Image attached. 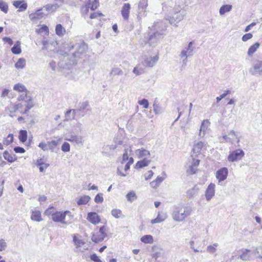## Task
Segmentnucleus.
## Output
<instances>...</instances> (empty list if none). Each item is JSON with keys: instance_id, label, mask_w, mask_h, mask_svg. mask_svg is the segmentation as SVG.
Here are the masks:
<instances>
[{"instance_id": "nucleus-1", "label": "nucleus", "mask_w": 262, "mask_h": 262, "mask_svg": "<svg viewBox=\"0 0 262 262\" xmlns=\"http://www.w3.org/2000/svg\"><path fill=\"white\" fill-rule=\"evenodd\" d=\"M191 210L188 208L176 207L172 213V217L174 221H183L190 214Z\"/></svg>"}, {"instance_id": "nucleus-2", "label": "nucleus", "mask_w": 262, "mask_h": 262, "mask_svg": "<svg viewBox=\"0 0 262 262\" xmlns=\"http://www.w3.org/2000/svg\"><path fill=\"white\" fill-rule=\"evenodd\" d=\"M185 15L186 12L184 10L173 11L170 15H167L166 19L171 25L177 26V24L183 20Z\"/></svg>"}, {"instance_id": "nucleus-3", "label": "nucleus", "mask_w": 262, "mask_h": 262, "mask_svg": "<svg viewBox=\"0 0 262 262\" xmlns=\"http://www.w3.org/2000/svg\"><path fill=\"white\" fill-rule=\"evenodd\" d=\"M88 50V46L84 42L78 44L76 47V51L72 53L74 60L82 58L85 55Z\"/></svg>"}, {"instance_id": "nucleus-4", "label": "nucleus", "mask_w": 262, "mask_h": 262, "mask_svg": "<svg viewBox=\"0 0 262 262\" xmlns=\"http://www.w3.org/2000/svg\"><path fill=\"white\" fill-rule=\"evenodd\" d=\"M244 156V151L239 148L230 152L228 156L227 159L229 162H234L241 160Z\"/></svg>"}, {"instance_id": "nucleus-5", "label": "nucleus", "mask_w": 262, "mask_h": 262, "mask_svg": "<svg viewBox=\"0 0 262 262\" xmlns=\"http://www.w3.org/2000/svg\"><path fill=\"white\" fill-rule=\"evenodd\" d=\"M78 109L79 112V117H83L86 115H90L91 112V108L87 101L80 103Z\"/></svg>"}, {"instance_id": "nucleus-6", "label": "nucleus", "mask_w": 262, "mask_h": 262, "mask_svg": "<svg viewBox=\"0 0 262 262\" xmlns=\"http://www.w3.org/2000/svg\"><path fill=\"white\" fill-rule=\"evenodd\" d=\"M149 29L151 31H153V32L161 33V36H163L164 35V31L166 30V28L163 21H157L155 22L151 27H149Z\"/></svg>"}, {"instance_id": "nucleus-7", "label": "nucleus", "mask_w": 262, "mask_h": 262, "mask_svg": "<svg viewBox=\"0 0 262 262\" xmlns=\"http://www.w3.org/2000/svg\"><path fill=\"white\" fill-rule=\"evenodd\" d=\"M147 1L148 0H140L138 8V17H144L146 15Z\"/></svg>"}, {"instance_id": "nucleus-8", "label": "nucleus", "mask_w": 262, "mask_h": 262, "mask_svg": "<svg viewBox=\"0 0 262 262\" xmlns=\"http://www.w3.org/2000/svg\"><path fill=\"white\" fill-rule=\"evenodd\" d=\"M163 37L161 33L152 32L149 35L147 42L151 46H155L157 42Z\"/></svg>"}, {"instance_id": "nucleus-9", "label": "nucleus", "mask_w": 262, "mask_h": 262, "mask_svg": "<svg viewBox=\"0 0 262 262\" xmlns=\"http://www.w3.org/2000/svg\"><path fill=\"white\" fill-rule=\"evenodd\" d=\"M193 45V42L190 41L188 43L187 47L181 51L180 54L181 58H183L184 57H188L193 55V51L194 50Z\"/></svg>"}, {"instance_id": "nucleus-10", "label": "nucleus", "mask_w": 262, "mask_h": 262, "mask_svg": "<svg viewBox=\"0 0 262 262\" xmlns=\"http://www.w3.org/2000/svg\"><path fill=\"white\" fill-rule=\"evenodd\" d=\"M228 174V170L226 167H222L219 169L216 173V178L219 182H222L225 180Z\"/></svg>"}, {"instance_id": "nucleus-11", "label": "nucleus", "mask_w": 262, "mask_h": 262, "mask_svg": "<svg viewBox=\"0 0 262 262\" xmlns=\"http://www.w3.org/2000/svg\"><path fill=\"white\" fill-rule=\"evenodd\" d=\"M249 72L253 75L262 73V61H258L255 63L253 68L250 69Z\"/></svg>"}, {"instance_id": "nucleus-12", "label": "nucleus", "mask_w": 262, "mask_h": 262, "mask_svg": "<svg viewBox=\"0 0 262 262\" xmlns=\"http://www.w3.org/2000/svg\"><path fill=\"white\" fill-rule=\"evenodd\" d=\"M87 220L92 224L96 225L100 222L99 215L95 212H89L88 214Z\"/></svg>"}, {"instance_id": "nucleus-13", "label": "nucleus", "mask_w": 262, "mask_h": 262, "mask_svg": "<svg viewBox=\"0 0 262 262\" xmlns=\"http://www.w3.org/2000/svg\"><path fill=\"white\" fill-rule=\"evenodd\" d=\"M215 184L210 183L205 192V196L207 201H210L211 198L214 196L215 193Z\"/></svg>"}, {"instance_id": "nucleus-14", "label": "nucleus", "mask_w": 262, "mask_h": 262, "mask_svg": "<svg viewBox=\"0 0 262 262\" xmlns=\"http://www.w3.org/2000/svg\"><path fill=\"white\" fill-rule=\"evenodd\" d=\"M52 220L55 222L68 224L67 222L64 221L65 218L64 217V214L62 213V211H55V213L53 214V216L52 217Z\"/></svg>"}, {"instance_id": "nucleus-15", "label": "nucleus", "mask_w": 262, "mask_h": 262, "mask_svg": "<svg viewBox=\"0 0 262 262\" xmlns=\"http://www.w3.org/2000/svg\"><path fill=\"white\" fill-rule=\"evenodd\" d=\"M78 116L79 117V112L78 109H70L67 111L65 113L66 119L68 120L70 119H75L76 116Z\"/></svg>"}, {"instance_id": "nucleus-16", "label": "nucleus", "mask_w": 262, "mask_h": 262, "mask_svg": "<svg viewBox=\"0 0 262 262\" xmlns=\"http://www.w3.org/2000/svg\"><path fill=\"white\" fill-rule=\"evenodd\" d=\"M158 59L159 56L158 55L147 57L144 59V63L147 67H152L158 61Z\"/></svg>"}, {"instance_id": "nucleus-17", "label": "nucleus", "mask_w": 262, "mask_h": 262, "mask_svg": "<svg viewBox=\"0 0 262 262\" xmlns=\"http://www.w3.org/2000/svg\"><path fill=\"white\" fill-rule=\"evenodd\" d=\"M130 9V5L129 4L125 3L123 5L121 10V14L124 19L127 20L128 19Z\"/></svg>"}, {"instance_id": "nucleus-18", "label": "nucleus", "mask_w": 262, "mask_h": 262, "mask_svg": "<svg viewBox=\"0 0 262 262\" xmlns=\"http://www.w3.org/2000/svg\"><path fill=\"white\" fill-rule=\"evenodd\" d=\"M43 8L39 9L36 11L34 13H32L29 15L30 18L32 20L40 19L44 17L47 14L45 13L41 12Z\"/></svg>"}, {"instance_id": "nucleus-19", "label": "nucleus", "mask_w": 262, "mask_h": 262, "mask_svg": "<svg viewBox=\"0 0 262 262\" xmlns=\"http://www.w3.org/2000/svg\"><path fill=\"white\" fill-rule=\"evenodd\" d=\"M13 5L19 8V11H24L27 9V4L24 1H17L13 2Z\"/></svg>"}, {"instance_id": "nucleus-20", "label": "nucleus", "mask_w": 262, "mask_h": 262, "mask_svg": "<svg viewBox=\"0 0 262 262\" xmlns=\"http://www.w3.org/2000/svg\"><path fill=\"white\" fill-rule=\"evenodd\" d=\"M31 219L34 221L41 222L42 220L41 212L38 210H32Z\"/></svg>"}, {"instance_id": "nucleus-21", "label": "nucleus", "mask_w": 262, "mask_h": 262, "mask_svg": "<svg viewBox=\"0 0 262 262\" xmlns=\"http://www.w3.org/2000/svg\"><path fill=\"white\" fill-rule=\"evenodd\" d=\"M135 153L139 158H142L146 156H149L150 155L149 151L143 148L137 149L135 151Z\"/></svg>"}, {"instance_id": "nucleus-22", "label": "nucleus", "mask_w": 262, "mask_h": 262, "mask_svg": "<svg viewBox=\"0 0 262 262\" xmlns=\"http://www.w3.org/2000/svg\"><path fill=\"white\" fill-rule=\"evenodd\" d=\"M105 237V236L100 234V233L96 232L92 234L91 239L93 242L98 243L103 241Z\"/></svg>"}, {"instance_id": "nucleus-23", "label": "nucleus", "mask_w": 262, "mask_h": 262, "mask_svg": "<svg viewBox=\"0 0 262 262\" xmlns=\"http://www.w3.org/2000/svg\"><path fill=\"white\" fill-rule=\"evenodd\" d=\"M4 159L9 163H13L17 160V157L15 155H11L7 150H5L3 153Z\"/></svg>"}, {"instance_id": "nucleus-24", "label": "nucleus", "mask_w": 262, "mask_h": 262, "mask_svg": "<svg viewBox=\"0 0 262 262\" xmlns=\"http://www.w3.org/2000/svg\"><path fill=\"white\" fill-rule=\"evenodd\" d=\"M150 161L144 158L143 160L139 161L137 162L135 165L136 168H142L148 165Z\"/></svg>"}, {"instance_id": "nucleus-25", "label": "nucleus", "mask_w": 262, "mask_h": 262, "mask_svg": "<svg viewBox=\"0 0 262 262\" xmlns=\"http://www.w3.org/2000/svg\"><path fill=\"white\" fill-rule=\"evenodd\" d=\"M166 218V215L164 213H159L157 217L151 221L152 224L159 223L164 221Z\"/></svg>"}, {"instance_id": "nucleus-26", "label": "nucleus", "mask_w": 262, "mask_h": 262, "mask_svg": "<svg viewBox=\"0 0 262 262\" xmlns=\"http://www.w3.org/2000/svg\"><path fill=\"white\" fill-rule=\"evenodd\" d=\"M11 51L14 54L18 55L21 53L20 42L17 41L11 48Z\"/></svg>"}, {"instance_id": "nucleus-27", "label": "nucleus", "mask_w": 262, "mask_h": 262, "mask_svg": "<svg viewBox=\"0 0 262 262\" xmlns=\"http://www.w3.org/2000/svg\"><path fill=\"white\" fill-rule=\"evenodd\" d=\"M66 140L77 144L82 143V137L76 135H71L69 138H66Z\"/></svg>"}, {"instance_id": "nucleus-28", "label": "nucleus", "mask_w": 262, "mask_h": 262, "mask_svg": "<svg viewBox=\"0 0 262 262\" xmlns=\"http://www.w3.org/2000/svg\"><path fill=\"white\" fill-rule=\"evenodd\" d=\"M199 188L194 186L193 188L187 191V196L189 198H191L196 195L198 193Z\"/></svg>"}, {"instance_id": "nucleus-29", "label": "nucleus", "mask_w": 262, "mask_h": 262, "mask_svg": "<svg viewBox=\"0 0 262 262\" xmlns=\"http://www.w3.org/2000/svg\"><path fill=\"white\" fill-rule=\"evenodd\" d=\"M59 6L57 4H47L43 6V8L45 9L48 12H54L58 8Z\"/></svg>"}, {"instance_id": "nucleus-30", "label": "nucleus", "mask_w": 262, "mask_h": 262, "mask_svg": "<svg viewBox=\"0 0 262 262\" xmlns=\"http://www.w3.org/2000/svg\"><path fill=\"white\" fill-rule=\"evenodd\" d=\"M250 252V250L247 249H245L244 251H243V253L240 255V258L245 261L250 260L251 257L249 254Z\"/></svg>"}, {"instance_id": "nucleus-31", "label": "nucleus", "mask_w": 262, "mask_h": 262, "mask_svg": "<svg viewBox=\"0 0 262 262\" xmlns=\"http://www.w3.org/2000/svg\"><path fill=\"white\" fill-rule=\"evenodd\" d=\"M260 44L258 42H255L251 46L248 51V55L249 56H252L254 53L256 52L257 49L259 47Z\"/></svg>"}, {"instance_id": "nucleus-32", "label": "nucleus", "mask_w": 262, "mask_h": 262, "mask_svg": "<svg viewBox=\"0 0 262 262\" xmlns=\"http://www.w3.org/2000/svg\"><path fill=\"white\" fill-rule=\"evenodd\" d=\"M27 132L26 130H20L19 132L18 139L22 143L25 142L27 140Z\"/></svg>"}, {"instance_id": "nucleus-33", "label": "nucleus", "mask_w": 262, "mask_h": 262, "mask_svg": "<svg viewBox=\"0 0 262 262\" xmlns=\"http://www.w3.org/2000/svg\"><path fill=\"white\" fill-rule=\"evenodd\" d=\"M204 144V143L201 141L194 144L192 149L193 152L196 154L200 153Z\"/></svg>"}, {"instance_id": "nucleus-34", "label": "nucleus", "mask_w": 262, "mask_h": 262, "mask_svg": "<svg viewBox=\"0 0 262 262\" xmlns=\"http://www.w3.org/2000/svg\"><path fill=\"white\" fill-rule=\"evenodd\" d=\"M13 90L19 92H28L27 89L24 85L21 83H17L14 85Z\"/></svg>"}, {"instance_id": "nucleus-35", "label": "nucleus", "mask_w": 262, "mask_h": 262, "mask_svg": "<svg viewBox=\"0 0 262 262\" xmlns=\"http://www.w3.org/2000/svg\"><path fill=\"white\" fill-rule=\"evenodd\" d=\"M232 5H223L220 9V14L222 15L225 13L229 12L232 9Z\"/></svg>"}, {"instance_id": "nucleus-36", "label": "nucleus", "mask_w": 262, "mask_h": 262, "mask_svg": "<svg viewBox=\"0 0 262 262\" xmlns=\"http://www.w3.org/2000/svg\"><path fill=\"white\" fill-rule=\"evenodd\" d=\"M26 65V60L24 58H20L15 63V67L17 69H23Z\"/></svg>"}, {"instance_id": "nucleus-37", "label": "nucleus", "mask_w": 262, "mask_h": 262, "mask_svg": "<svg viewBox=\"0 0 262 262\" xmlns=\"http://www.w3.org/2000/svg\"><path fill=\"white\" fill-rule=\"evenodd\" d=\"M141 241L145 244H152L154 242V239L151 235H145L141 238Z\"/></svg>"}, {"instance_id": "nucleus-38", "label": "nucleus", "mask_w": 262, "mask_h": 262, "mask_svg": "<svg viewBox=\"0 0 262 262\" xmlns=\"http://www.w3.org/2000/svg\"><path fill=\"white\" fill-rule=\"evenodd\" d=\"M90 199L91 198L89 195H84L78 200L77 203L78 205H85L89 202Z\"/></svg>"}, {"instance_id": "nucleus-39", "label": "nucleus", "mask_w": 262, "mask_h": 262, "mask_svg": "<svg viewBox=\"0 0 262 262\" xmlns=\"http://www.w3.org/2000/svg\"><path fill=\"white\" fill-rule=\"evenodd\" d=\"M123 74V71L119 68H114L111 70L110 75L111 76H115L117 75H122Z\"/></svg>"}, {"instance_id": "nucleus-40", "label": "nucleus", "mask_w": 262, "mask_h": 262, "mask_svg": "<svg viewBox=\"0 0 262 262\" xmlns=\"http://www.w3.org/2000/svg\"><path fill=\"white\" fill-rule=\"evenodd\" d=\"M165 177H162L160 176H158L155 181L150 183V185L152 187H156L158 186L160 183L165 179Z\"/></svg>"}, {"instance_id": "nucleus-41", "label": "nucleus", "mask_w": 262, "mask_h": 262, "mask_svg": "<svg viewBox=\"0 0 262 262\" xmlns=\"http://www.w3.org/2000/svg\"><path fill=\"white\" fill-rule=\"evenodd\" d=\"M25 110L24 111H21V113L23 114H27L28 111L34 106V104L32 102V99L31 98H30V99L28 100V102H27V104H25Z\"/></svg>"}, {"instance_id": "nucleus-42", "label": "nucleus", "mask_w": 262, "mask_h": 262, "mask_svg": "<svg viewBox=\"0 0 262 262\" xmlns=\"http://www.w3.org/2000/svg\"><path fill=\"white\" fill-rule=\"evenodd\" d=\"M56 34L59 36L63 35L64 33L66 32L65 29L63 28L61 24H58L55 28Z\"/></svg>"}, {"instance_id": "nucleus-43", "label": "nucleus", "mask_w": 262, "mask_h": 262, "mask_svg": "<svg viewBox=\"0 0 262 262\" xmlns=\"http://www.w3.org/2000/svg\"><path fill=\"white\" fill-rule=\"evenodd\" d=\"M13 141V135L12 134H9L7 137L4 139L3 144L6 145L10 144Z\"/></svg>"}, {"instance_id": "nucleus-44", "label": "nucleus", "mask_w": 262, "mask_h": 262, "mask_svg": "<svg viewBox=\"0 0 262 262\" xmlns=\"http://www.w3.org/2000/svg\"><path fill=\"white\" fill-rule=\"evenodd\" d=\"M228 136H229L230 138H233V141L235 139H236V142L238 143L239 142V137L237 133L234 132L233 130H230L228 133Z\"/></svg>"}, {"instance_id": "nucleus-45", "label": "nucleus", "mask_w": 262, "mask_h": 262, "mask_svg": "<svg viewBox=\"0 0 262 262\" xmlns=\"http://www.w3.org/2000/svg\"><path fill=\"white\" fill-rule=\"evenodd\" d=\"M0 9L5 13H7L8 10L7 4L2 0H0Z\"/></svg>"}, {"instance_id": "nucleus-46", "label": "nucleus", "mask_w": 262, "mask_h": 262, "mask_svg": "<svg viewBox=\"0 0 262 262\" xmlns=\"http://www.w3.org/2000/svg\"><path fill=\"white\" fill-rule=\"evenodd\" d=\"M112 215L116 219H118L122 215V211L120 209H114L111 211Z\"/></svg>"}, {"instance_id": "nucleus-47", "label": "nucleus", "mask_w": 262, "mask_h": 262, "mask_svg": "<svg viewBox=\"0 0 262 262\" xmlns=\"http://www.w3.org/2000/svg\"><path fill=\"white\" fill-rule=\"evenodd\" d=\"M73 242L77 248L80 247L82 245L85 244V242L83 240L77 238L76 236L73 237Z\"/></svg>"}, {"instance_id": "nucleus-48", "label": "nucleus", "mask_w": 262, "mask_h": 262, "mask_svg": "<svg viewBox=\"0 0 262 262\" xmlns=\"http://www.w3.org/2000/svg\"><path fill=\"white\" fill-rule=\"evenodd\" d=\"M217 246L218 244L217 243L214 244L213 246L209 245L207 247V251L211 254L214 253L216 251L215 247Z\"/></svg>"}, {"instance_id": "nucleus-49", "label": "nucleus", "mask_w": 262, "mask_h": 262, "mask_svg": "<svg viewBox=\"0 0 262 262\" xmlns=\"http://www.w3.org/2000/svg\"><path fill=\"white\" fill-rule=\"evenodd\" d=\"M138 103L143 106L144 108H147L149 106V103L146 99H143L141 100H139Z\"/></svg>"}, {"instance_id": "nucleus-50", "label": "nucleus", "mask_w": 262, "mask_h": 262, "mask_svg": "<svg viewBox=\"0 0 262 262\" xmlns=\"http://www.w3.org/2000/svg\"><path fill=\"white\" fill-rule=\"evenodd\" d=\"M94 201L96 203H101L103 201V194L98 193L95 197Z\"/></svg>"}, {"instance_id": "nucleus-51", "label": "nucleus", "mask_w": 262, "mask_h": 262, "mask_svg": "<svg viewBox=\"0 0 262 262\" xmlns=\"http://www.w3.org/2000/svg\"><path fill=\"white\" fill-rule=\"evenodd\" d=\"M55 211L54 210V207H51L45 211V214L47 216H51L52 217L53 216V214L55 213Z\"/></svg>"}, {"instance_id": "nucleus-52", "label": "nucleus", "mask_w": 262, "mask_h": 262, "mask_svg": "<svg viewBox=\"0 0 262 262\" xmlns=\"http://www.w3.org/2000/svg\"><path fill=\"white\" fill-rule=\"evenodd\" d=\"M63 152H68L70 150V145L68 142H64L61 147Z\"/></svg>"}, {"instance_id": "nucleus-53", "label": "nucleus", "mask_w": 262, "mask_h": 262, "mask_svg": "<svg viewBox=\"0 0 262 262\" xmlns=\"http://www.w3.org/2000/svg\"><path fill=\"white\" fill-rule=\"evenodd\" d=\"M126 196L128 201H132L136 199V194L134 192L130 191L126 194Z\"/></svg>"}, {"instance_id": "nucleus-54", "label": "nucleus", "mask_w": 262, "mask_h": 262, "mask_svg": "<svg viewBox=\"0 0 262 262\" xmlns=\"http://www.w3.org/2000/svg\"><path fill=\"white\" fill-rule=\"evenodd\" d=\"M58 141L55 140H52L50 142H48V145L49 148L53 150L55 147L57 146Z\"/></svg>"}, {"instance_id": "nucleus-55", "label": "nucleus", "mask_w": 262, "mask_h": 262, "mask_svg": "<svg viewBox=\"0 0 262 262\" xmlns=\"http://www.w3.org/2000/svg\"><path fill=\"white\" fill-rule=\"evenodd\" d=\"M253 37V35L251 33H248L244 34L242 38V39L243 41L245 42L248 40L249 39H250Z\"/></svg>"}, {"instance_id": "nucleus-56", "label": "nucleus", "mask_w": 262, "mask_h": 262, "mask_svg": "<svg viewBox=\"0 0 262 262\" xmlns=\"http://www.w3.org/2000/svg\"><path fill=\"white\" fill-rule=\"evenodd\" d=\"M38 33H45L46 34L49 33V29L46 25H42L41 28L38 30Z\"/></svg>"}, {"instance_id": "nucleus-57", "label": "nucleus", "mask_w": 262, "mask_h": 262, "mask_svg": "<svg viewBox=\"0 0 262 262\" xmlns=\"http://www.w3.org/2000/svg\"><path fill=\"white\" fill-rule=\"evenodd\" d=\"M91 5V9L92 10H95L99 6V0H94Z\"/></svg>"}, {"instance_id": "nucleus-58", "label": "nucleus", "mask_w": 262, "mask_h": 262, "mask_svg": "<svg viewBox=\"0 0 262 262\" xmlns=\"http://www.w3.org/2000/svg\"><path fill=\"white\" fill-rule=\"evenodd\" d=\"M91 259L94 262H102L99 257L95 254L93 253L90 255Z\"/></svg>"}, {"instance_id": "nucleus-59", "label": "nucleus", "mask_w": 262, "mask_h": 262, "mask_svg": "<svg viewBox=\"0 0 262 262\" xmlns=\"http://www.w3.org/2000/svg\"><path fill=\"white\" fill-rule=\"evenodd\" d=\"M7 243L4 239L0 240V251L5 250L7 247Z\"/></svg>"}, {"instance_id": "nucleus-60", "label": "nucleus", "mask_w": 262, "mask_h": 262, "mask_svg": "<svg viewBox=\"0 0 262 262\" xmlns=\"http://www.w3.org/2000/svg\"><path fill=\"white\" fill-rule=\"evenodd\" d=\"M14 151L16 153H20L23 154L25 152V150L23 147H20V146H15L13 148Z\"/></svg>"}, {"instance_id": "nucleus-61", "label": "nucleus", "mask_w": 262, "mask_h": 262, "mask_svg": "<svg viewBox=\"0 0 262 262\" xmlns=\"http://www.w3.org/2000/svg\"><path fill=\"white\" fill-rule=\"evenodd\" d=\"M222 138L225 141L233 144V138L228 137V136L226 135H223Z\"/></svg>"}, {"instance_id": "nucleus-62", "label": "nucleus", "mask_w": 262, "mask_h": 262, "mask_svg": "<svg viewBox=\"0 0 262 262\" xmlns=\"http://www.w3.org/2000/svg\"><path fill=\"white\" fill-rule=\"evenodd\" d=\"M106 227L105 226H103L99 228V233L106 236L107 233L106 232Z\"/></svg>"}, {"instance_id": "nucleus-63", "label": "nucleus", "mask_w": 262, "mask_h": 262, "mask_svg": "<svg viewBox=\"0 0 262 262\" xmlns=\"http://www.w3.org/2000/svg\"><path fill=\"white\" fill-rule=\"evenodd\" d=\"M154 174L152 170H149L147 173L145 174V179L146 180L150 179Z\"/></svg>"}, {"instance_id": "nucleus-64", "label": "nucleus", "mask_w": 262, "mask_h": 262, "mask_svg": "<svg viewBox=\"0 0 262 262\" xmlns=\"http://www.w3.org/2000/svg\"><path fill=\"white\" fill-rule=\"evenodd\" d=\"M133 73L135 74L136 75H139L143 73V69L139 70L137 67H135L133 69Z\"/></svg>"}]
</instances>
